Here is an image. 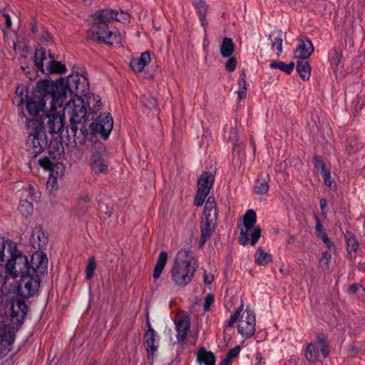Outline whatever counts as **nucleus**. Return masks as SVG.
<instances>
[{
	"label": "nucleus",
	"instance_id": "obj_1",
	"mask_svg": "<svg viewBox=\"0 0 365 365\" xmlns=\"http://www.w3.org/2000/svg\"><path fill=\"white\" fill-rule=\"evenodd\" d=\"M36 91L39 95L31 96L25 106L28 114L36 119L41 113L44 112L48 101H50L51 109L56 110L63 104L65 92L58 87L53 81L40 80L36 84ZM30 119L29 118H28Z\"/></svg>",
	"mask_w": 365,
	"mask_h": 365
},
{
	"label": "nucleus",
	"instance_id": "obj_2",
	"mask_svg": "<svg viewBox=\"0 0 365 365\" xmlns=\"http://www.w3.org/2000/svg\"><path fill=\"white\" fill-rule=\"evenodd\" d=\"M4 262L6 271L14 282L16 277L30 272L29 259L17 249L16 244L0 237V265Z\"/></svg>",
	"mask_w": 365,
	"mask_h": 365
},
{
	"label": "nucleus",
	"instance_id": "obj_3",
	"mask_svg": "<svg viewBox=\"0 0 365 365\" xmlns=\"http://www.w3.org/2000/svg\"><path fill=\"white\" fill-rule=\"evenodd\" d=\"M196 271L194 253L189 250L179 251L173 262L171 277L178 286L187 285L192 279Z\"/></svg>",
	"mask_w": 365,
	"mask_h": 365
},
{
	"label": "nucleus",
	"instance_id": "obj_4",
	"mask_svg": "<svg viewBox=\"0 0 365 365\" xmlns=\"http://www.w3.org/2000/svg\"><path fill=\"white\" fill-rule=\"evenodd\" d=\"M25 123L27 129L31 130L26 142V150L31 157L36 158L48 146L46 135L38 119L26 118Z\"/></svg>",
	"mask_w": 365,
	"mask_h": 365
},
{
	"label": "nucleus",
	"instance_id": "obj_5",
	"mask_svg": "<svg viewBox=\"0 0 365 365\" xmlns=\"http://www.w3.org/2000/svg\"><path fill=\"white\" fill-rule=\"evenodd\" d=\"M257 215L253 210H247L243 217V225L240 227L239 242L245 246L249 242L255 246L261 237V228L255 226Z\"/></svg>",
	"mask_w": 365,
	"mask_h": 365
},
{
	"label": "nucleus",
	"instance_id": "obj_6",
	"mask_svg": "<svg viewBox=\"0 0 365 365\" xmlns=\"http://www.w3.org/2000/svg\"><path fill=\"white\" fill-rule=\"evenodd\" d=\"M54 83L65 92L63 101L68 93L73 94L74 97H81L86 96L89 91L88 78L83 73H72L62 82Z\"/></svg>",
	"mask_w": 365,
	"mask_h": 365
},
{
	"label": "nucleus",
	"instance_id": "obj_7",
	"mask_svg": "<svg viewBox=\"0 0 365 365\" xmlns=\"http://www.w3.org/2000/svg\"><path fill=\"white\" fill-rule=\"evenodd\" d=\"M91 104V98L86 102L81 97H73L65 106L63 112L69 118L71 124H78L86 119L87 106Z\"/></svg>",
	"mask_w": 365,
	"mask_h": 365
},
{
	"label": "nucleus",
	"instance_id": "obj_8",
	"mask_svg": "<svg viewBox=\"0 0 365 365\" xmlns=\"http://www.w3.org/2000/svg\"><path fill=\"white\" fill-rule=\"evenodd\" d=\"M88 36L93 40L104 42L109 45L119 43L121 41L118 32L109 26L92 24L88 31Z\"/></svg>",
	"mask_w": 365,
	"mask_h": 365
},
{
	"label": "nucleus",
	"instance_id": "obj_9",
	"mask_svg": "<svg viewBox=\"0 0 365 365\" xmlns=\"http://www.w3.org/2000/svg\"><path fill=\"white\" fill-rule=\"evenodd\" d=\"M324 358H327L329 354V346L327 337L322 334H317L315 342H310L307 344L304 351V357L311 363H315L319 359V351Z\"/></svg>",
	"mask_w": 365,
	"mask_h": 365
},
{
	"label": "nucleus",
	"instance_id": "obj_10",
	"mask_svg": "<svg viewBox=\"0 0 365 365\" xmlns=\"http://www.w3.org/2000/svg\"><path fill=\"white\" fill-rule=\"evenodd\" d=\"M40 287V278L37 274L29 272L21 277L18 284V292L23 298L33 297Z\"/></svg>",
	"mask_w": 365,
	"mask_h": 365
},
{
	"label": "nucleus",
	"instance_id": "obj_11",
	"mask_svg": "<svg viewBox=\"0 0 365 365\" xmlns=\"http://www.w3.org/2000/svg\"><path fill=\"white\" fill-rule=\"evenodd\" d=\"M237 322V331L244 339L253 336L256 330V318L252 311L246 309Z\"/></svg>",
	"mask_w": 365,
	"mask_h": 365
},
{
	"label": "nucleus",
	"instance_id": "obj_12",
	"mask_svg": "<svg viewBox=\"0 0 365 365\" xmlns=\"http://www.w3.org/2000/svg\"><path fill=\"white\" fill-rule=\"evenodd\" d=\"M89 165L95 174L106 173L108 171V155L104 148L101 147L92 152Z\"/></svg>",
	"mask_w": 365,
	"mask_h": 365
},
{
	"label": "nucleus",
	"instance_id": "obj_13",
	"mask_svg": "<svg viewBox=\"0 0 365 365\" xmlns=\"http://www.w3.org/2000/svg\"><path fill=\"white\" fill-rule=\"evenodd\" d=\"M113 127V118L109 113L101 114L96 119L90 124V129L93 133H98L106 139Z\"/></svg>",
	"mask_w": 365,
	"mask_h": 365
},
{
	"label": "nucleus",
	"instance_id": "obj_14",
	"mask_svg": "<svg viewBox=\"0 0 365 365\" xmlns=\"http://www.w3.org/2000/svg\"><path fill=\"white\" fill-rule=\"evenodd\" d=\"M29 88L25 85H19L16 88L14 96L12 99L14 105L18 108L19 117L21 119L25 118V120L28 117L24 111V105L30 99L31 96L29 95Z\"/></svg>",
	"mask_w": 365,
	"mask_h": 365
},
{
	"label": "nucleus",
	"instance_id": "obj_15",
	"mask_svg": "<svg viewBox=\"0 0 365 365\" xmlns=\"http://www.w3.org/2000/svg\"><path fill=\"white\" fill-rule=\"evenodd\" d=\"M48 259L43 251H36L31 256L30 273L34 274H43L47 271Z\"/></svg>",
	"mask_w": 365,
	"mask_h": 365
},
{
	"label": "nucleus",
	"instance_id": "obj_16",
	"mask_svg": "<svg viewBox=\"0 0 365 365\" xmlns=\"http://www.w3.org/2000/svg\"><path fill=\"white\" fill-rule=\"evenodd\" d=\"M176 331V338L178 342L185 343L190 331V321L188 316L178 314L174 319Z\"/></svg>",
	"mask_w": 365,
	"mask_h": 365
},
{
	"label": "nucleus",
	"instance_id": "obj_17",
	"mask_svg": "<svg viewBox=\"0 0 365 365\" xmlns=\"http://www.w3.org/2000/svg\"><path fill=\"white\" fill-rule=\"evenodd\" d=\"M48 242V235L41 227H36L30 238V243L36 251H42L46 249Z\"/></svg>",
	"mask_w": 365,
	"mask_h": 365
},
{
	"label": "nucleus",
	"instance_id": "obj_18",
	"mask_svg": "<svg viewBox=\"0 0 365 365\" xmlns=\"http://www.w3.org/2000/svg\"><path fill=\"white\" fill-rule=\"evenodd\" d=\"M144 344L148 351V358L153 362L154 354L158 348V341L155 331L151 327L144 334Z\"/></svg>",
	"mask_w": 365,
	"mask_h": 365
},
{
	"label": "nucleus",
	"instance_id": "obj_19",
	"mask_svg": "<svg viewBox=\"0 0 365 365\" xmlns=\"http://www.w3.org/2000/svg\"><path fill=\"white\" fill-rule=\"evenodd\" d=\"M53 56L51 53L46 55V51L43 48H40L36 51L34 64L38 71H41L43 73L49 74L47 68L51 66Z\"/></svg>",
	"mask_w": 365,
	"mask_h": 365
},
{
	"label": "nucleus",
	"instance_id": "obj_20",
	"mask_svg": "<svg viewBox=\"0 0 365 365\" xmlns=\"http://www.w3.org/2000/svg\"><path fill=\"white\" fill-rule=\"evenodd\" d=\"M217 216V211L215 197L210 196L205 202L201 222L215 224Z\"/></svg>",
	"mask_w": 365,
	"mask_h": 365
},
{
	"label": "nucleus",
	"instance_id": "obj_21",
	"mask_svg": "<svg viewBox=\"0 0 365 365\" xmlns=\"http://www.w3.org/2000/svg\"><path fill=\"white\" fill-rule=\"evenodd\" d=\"M46 127L52 134L61 133L64 130V118L62 115L51 113L47 115Z\"/></svg>",
	"mask_w": 365,
	"mask_h": 365
},
{
	"label": "nucleus",
	"instance_id": "obj_22",
	"mask_svg": "<svg viewBox=\"0 0 365 365\" xmlns=\"http://www.w3.org/2000/svg\"><path fill=\"white\" fill-rule=\"evenodd\" d=\"M314 51L313 45L308 38L299 39V44L294 51V58L305 60L310 56Z\"/></svg>",
	"mask_w": 365,
	"mask_h": 365
},
{
	"label": "nucleus",
	"instance_id": "obj_23",
	"mask_svg": "<svg viewBox=\"0 0 365 365\" xmlns=\"http://www.w3.org/2000/svg\"><path fill=\"white\" fill-rule=\"evenodd\" d=\"M150 51L143 52L139 57L133 58L129 63L130 67L135 73L143 71L144 68L150 62Z\"/></svg>",
	"mask_w": 365,
	"mask_h": 365
},
{
	"label": "nucleus",
	"instance_id": "obj_24",
	"mask_svg": "<svg viewBox=\"0 0 365 365\" xmlns=\"http://www.w3.org/2000/svg\"><path fill=\"white\" fill-rule=\"evenodd\" d=\"M27 312L28 307L23 300L18 299L12 303L11 319L13 321L22 322Z\"/></svg>",
	"mask_w": 365,
	"mask_h": 365
},
{
	"label": "nucleus",
	"instance_id": "obj_25",
	"mask_svg": "<svg viewBox=\"0 0 365 365\" xmlns=\"http://www.w3.org/2000/svg\"><path fill=\"white\" fill-rule=\"evenodd\" d=\"M115 11L111 9H103L97 12L93 16V24H98V26H109V23L113 21Z\"/></svg>",
	"mask_w": 365,
	"mask_h": 365
},
{
	"label": "nucleus",
	"instance_id": "obj_26",
	"mask_svg": "<svg viewBox=\"0 0 365 365\" xmlns=\"http://www.w3.org/2000/svg\"><path fill=\"white\" fill-rule=\"evenodd\" d=\"M216 357L213 352L205 347H200L197 352V362L200 365H215Z\"/></svg>",
	"mask_w": 365,
	"mask_h": 365
},
{
	"label": "nucleus",
	"instance_id": "obj_27",
	"mask_svg": "<svg viewBox=\"0 0 365 365\" xmlns=\"http://www.w3.org/2000/svg\"><path fill=\"white\" fill-rule=\"evenodd\" d=\"M215 180L214 175L210 173H203L197 183V191H203L209 194Z\"/></svg>",
	"mask_w": 365,
	"mask_h": 365
},
{
	"label": "nucleus",
	"instance_id": "obj_28",
	"mask_svg": "<svg viewBox=\"0 0 365 365\" xmlns=\"http://www.w3.org/2000/svg\"><path fill=\"white\" fill-rule=\"evenodd\" d=\"M39 164L41 167L46 169H50L51 171V173L46 182V189L49 190L51 192L56 190L58 189V180L57 178L53 176V168L51 167V163L49 160L46 158L40 159Z\"/></svg>",
	"mask_w": 365,
	"mask_h": 365
},
{
	"label": "nucleus",
	"instance_id": "obj_29",
	"mask_svg": "<svg viewBox=\"0 0 365 365\" xmlns=\"http://www.w3.org/2000/svg\"><path fill=\"white\" fill-rule=\"evenodd\" d=\"M283 37L284 34L281 30L274 31L269 35V38H271L272 41V50L276 51L277 57L282 53Z\"/></svg>",
	"mask_w": 365,
	"mask_h": 365
},
{
	"label": "nucleus",
	"instance_id": "obj_30",
	"mask_svg": "<svg viewBox=\"0 0 365 365\" xmlns=\"http://www.w3.org/2000/svg\"><path fill=\"white\" fill-rule=\"evenodd\" d=\"M192 4L197 11L202 26L205 29L207 26L206 14L207 5L204 0H192Z\"/></svg>",
	"mask_w": 365,
	"mask_h": 365
},
{
	"label": "nucleus",
	"instance_id": "obj_31",
	"mask_svg": "<svg viewBox=\"0 0 365 365\" xmlns=\"http://www.w3.org/2000/svg\"><path fill=\"white\" fill-rule=\"evenodd\" d=\"M273 259L271 254L267 252L262 247H259L255 255V262L259 266H266Z\"/></svg>",
	"mask_w": 365,
	"mask_h": 365
},
{
	"label": "nucleus",
	"instance_id": "obj_32",
	"mask_svg": "<svg viewBox=\"0 0 365 365\" xmlns=\"http://www.w3.org/2000/svg\"><path fill=\"white\" fill-rule=\"evenodd\" d=\"M13 339L9 334H0V357L6 355L11 349Z\"/></svg>",
	"mask_w": 365,
	"mask_h": 365
},
{
	"label": "nucleus",
	"instance_id": "obj_33",
	"mask_svg": "<svg viewBox=\"0 0 365 365\" xmlns=\"http://www.w3.org/2000/svg\"><path fill=\"white\" fill-rule=\"evenodd\" d=\"M168 260V254L165 251L160 252L153 272V278L158 279L163 271Z\"/></svg>",
	"mask_w": 365,
	"mask_h": 365
},
{
	"label": "nucleus",
	"instance_id": "obj_34",
	"mask_svg": "<svg viewBox=\"0 0 365 365\" xmlns=\"http://www.w3.org/2000/svg\"><path fill=\"white\" fill-rule=\"evenodd\" d=\"M215 224H210V223H200V229H201V237H200V246L202 247L206 240L210 238L212 235V232L215 230Z\"/></svg>",
	"mask_w": 365,
	"mask_h": 365
},
{
	"label": "nucleus",
	"instance_id": "obj_35",
	"mask_svg": "<svg viewBox=\"0 0 365 365\" xmlns=\"http://www.w3.org/2000/svg\"><path fill=\"white\" fill-rule=\"evenodd\" d=\"M297 71L304 81L309 79L311 76V67L307 61L302 60L297 62Z\"/></svg>",
	"mask_w": 365,
	"mask_h": 365
},
{
	"label": "nucleus",
	"instance_id": "obj_36",
	"mask_svg": "<svg viewBox=\"0 0 365 365\" xmlns=\"http://www.w3.org/2000/svg\"><path fill=\"white\" fill-rule=\"evenodd\" d=\"M235 49L233 41L230 38H225L220 46V53L223 57H230Z\"/></svg>",
	"mask_w": 365,
	"mask_h": 365
},
{
	"label": "nucleus",
	"instance_id": "obj_37",
	"mask_svg": "<svg viewBox=\"0 0 365 365\" xmlns=\"http://www.w3.org/2000/svg\"><path fill=\"white\" fill-rule=\"evenodd\" d=\"M11 277L6 272V275H3L0 273V291L1 292H9L15 288L14 282H10Z\"/></svg>",
	"mask_w": 365,
	"mask_h": 365
},
{
	"label": "nucleus",
	"instance_id": "obj_38",
	"mask_svg": "<svg viewBox=\"0 0 365 365\" xmlns=\"http://www.w3.org/2000/svg\"><path fill=\"white\" fill-rule=\"evenodd\" d=\"M345 239L347 246V251L349 255L355 253L358 249V242L355 236L351 232H346L345 234Z\"/></svg>",
	"mask_w": 365,
	"mask_h": 365
},
{
	"label": "nucleus",
	"instance_id": "obj_39",
	"mask_svg": "<svg viewBox=\"0 0 365 365\" xmlns=\"http://www.w3.org/2000/svg\"><path fill=\"white\" fill-rule=\"evenodd\" d=\"M18 210L22 216L25 217H28L33 212L31 202L28 199H21Z\"/></svg>",
	"mask_w": 365,
	"mask_h": 365
},
{
	"label": "nucleus",
	"instance_id": "obj_40",
	"mask_svg": "<svg viewBox=\"0 0 365 365\" xmlns=\"http://www.w3.org/2000/svg\"><path fill=\"white\" fill-rule=\"evenodd\" d=\"M341 58L342 52L334 47L329 55V60L331 66H334L336 69H338L341 63Z\"/></svg>",
	"mask_w": 365,
	"mask_h": 365
},
{
	"label": "nucleus",
	"instance_id": "obj_41",
	"mask_svg": "<svg viewBox=\"0 0 365 365\" xmlns=\"http://www.w3.org/2000/svg\"><path fill=\"white\" fill-rule=\"evenodd\" d=\"M269 66L272 68L279 69L289 74L294 70V63L292 62L287 64L282 61H272Z\"/></svg>",
	"mask_w": 365,
	"mask_h": 365
},
{
	"label": "nucleus",
	"instance_id": "obj_42",
	"mask_svg": "<svg viewBox=\"0 0 365 365\" xmlns=\"http://www.w3.org/2000/svg\"><path fill=\"white\" fill-rule=\"evenodd\" d=\"M66 66L59 61H55L54 58L52 60L51 66L47 68V71L50 73H63L66 71Z\"/></svg>",
	"mask_w": 365,
	"mask_h": 365
},
{
	"label": "nucleus",
	"instance_id": "obj_43",
	"mask_svg": "<svg viewBox=\"0 0 365 365\" xmlns=\"http://www.w3.org/2000/svg\"><path fill=\"white\" fill-rule=\"evenodd\" d=\"M322 175L325 185L333 190H336V185L334 180H331V173L327 168H322Z\"/></svg>",
	"mask_w": 365,
	"mask_h": 365
},
{
	"label": "nucleus",
	"instance_id": "obj_44",
	"mask_svg": "<svg viewBox=\"0 0 365 365\" xmlns=\"http://www.w3.org/2000/svg\"><path fill=\"white\" fill-rule=\"evenodd\" d=\"M49 152L54 158H60L64 153L62 144L58 143H51L48 146Z\"/></svg>",
	"mask_w": 365,
	"mask_h": 365
},
{
	"label": "nucleus",
	"instance_id": "obj_45",
	"mask_svg": "<svg viewBox=\"0 0 365 365\" xmlns=\"http://www.w3.org/2000/svg\"><path fill=\"white\" fill-rule=\"evenodd\" d=\"M269 190V185L265 180L257 179L255 182V191L257 194L264 195Z\"/></svg>",
	"mask_w": 365,
	"mask_h": 365
},
{
	"label": "nucleus",
	"instance_id": "obj_46",
	"mask_svg": "<svg viewBox=\"0 0 365 365\" xmlns=\"http://www.w3.org/2000/svg\"><path fill=\"white\" fill-rule=\"evenodd\" d=\"M244 308L243 303L242 302L239 308L233 314H232L230 319L226 322V328H231L233 327L235 323L237 322L240 317H241V312H242Z\"/></svg>",
	"mask_w": 365,
	"mask_h": 365
},
{
	"label": "nucleus",
	"instance_id": "obj_47",
	"mask_svg": "<svg viewBox=\"0 0 365 365\" xmlns=\"http://www.w3.org/2000/svg\"><path fill=\"white\" fill-rule=\"evenodd\" d=\"M96 268V263L93 257L88 259V264L86 269V278L91 279L94 275V272Z\"/></svg>",
	"mask_w": 365,
	"mask_h": 365
},
{
	"label": "nucleus",
	"instance_id": "obj_48",
	"mask_svg": "<svg viewBox=\"0 0 365 365\" xmlns=\"http://www.w3.org/2000/svg\"><path fill=\"white\" fill-rule=\"evenodd\" d=\"M331 258V255L330 252H324L322 253V257L319 259V264L323 269H327L329 268Z\"/></svg>",
	"mask_w": 365,
	"mask_h": 365
},
{
	"label": "nucleus",
	"instance_id": "obj_49",
	"mask_svg": "<svg viewBox=\"0 0 365 365\" xmlns=\"http://www.w3.org/2000/svg\"><path fill=\"white\" fill-rule=\"evenodd\" d=\"M129 19H130V16L128 13L123 12V11H120V12L115 11V15L113 16V21L115 20L119 22H122V23L125 24V23H127L129 21Z\"/></svg>",
	"mask_w": 365,
	"mask_h": 365
},
{
	"label": "nucleus",
	"instance_id": "obj_50",
	"mask_svg": "<svg viewBox=\"0 0 365 365\" xmlns=\"http://www.w3.org/2000/svg\"><path fill=\"white\" fill-rule=\"evenodd\" d=\"M144 105L149 109H155L157 108L158 103L155 98L153 96L145 97L143 101Z\"/></svg>",
	"mask_w": 365,
	"mask_h": 365
},
{
	"label": "nucleus",
	"instance_id": "obj_51",
	"mask_svg": "<svg viewBox=\"0 0 365 365\" xmlns=\"http://www.w3.org/2000/svg\"><path fill=\"white\" fill-rule=\"evenodd\" d=\"M34 193V187L29 185L23 190L22 196L26 197L29 200H33Z\"/></svg>",
	"mask_w": 365,
	"mask_h": 365
},
{
	"label": "nucleus",
	"instance_id": "obj_52",
	"mask_svg": "<svg viewBox=\"0 0 365 365\" xmlns=\"http://www.w3.org/2000/svg\"><path fill=\"white\" fill-rule=\"evenodd\" d=\"M207 195L203 191H197L195 198V205L197 207L202 205Z\"/></svg>",
	"mask_w": 365,
	"mask_h": 365
},
{
	"label": "nucleus",
	"instance_id": "obj_53",
	"mask_svg": "<svg viewBox=\"0 0 365 365\" xmlns=\"http://www.w3.org/2000/svg\"><path fill=\"white\" fill-rule=\"evenodd\" d=\"M316 219V235L317 237L320 238L324 235H326V232L324 231L322 225L320 222V220L318 217H315Z\"/></svg>",
	"mask_w": 365,
	"mask_h": 365
},
{
	"label": "nucleus",
	"instance_id": "obj_54",
	"mask_svg": "<svg viewBox=\"0 0 365 365\" xmlns=\"http://www.w3.org/2000/svg\"><path fill=\"white\" fill-rule=\"evenodd\" d=\"M237 66V60L234 57H231L225 64V69L229 72H232Z\"/></svg>",
	"mask_w": 365,
	"mask_h": 365
},
{
	"label": "nucleus",
	"instance_id": "obj_55",
	"mask_svg": "<svg viewBox=\"0 0 365 365\" xmlns=\"http://www.w3.org/2000/svg\"><path fill=\"white\" fill-rule=\"evenodd\" d=\"M240 347L239 346H236L228 351L226 358L230 361H232L234 357L237 356L240 354Z\"/></svg>",
	"mask_w": 365,
	"mask_h": 365
},
{
	"label": "nucleus",
	"instance_id": "obj_56",
	"mask_svg": "<svg viewBox=\"0 0 365 365\" xmlns=\"http://www.w3.org/2000/svg\"><path fill=\"white\" fill-rule=\"evenodd\" d=\"M352 105L356 110H361L364 106V100L356 96L352 101Z\"/></svg>",
	"mask_w": 365,
	"mask_h": 365
},
{
	"label": "nucleus",
	"instance_id": "obj_57",
	"mask_svg": "<svg viewBox=\"0 0 365 365\" xmlns=\"http://www.w3.org/2000/svg\"><path fill=\"white\" fill-rule=\"evenodd\" d=\"M214 302V297L212 294H207L205 298V303H204V310L208 311L210 309V307L211 304Z\"/></svg>",
	"mask_w": 365,
	"mask_h": 365
},
{
	"label": "nucleus",
	"instance_id": "obj_58",
	"mask_svg": "<svg viewBox=\"0 0 365 365\" xmlns=\"http://www.w3.org/2000/svg\"><path fill=\"white\" fill-rule=\"evenodd\" d=\"M299 358L296 356H291L284 361L282 365H298Z\"/></svg>",
	"mask_w": 365,
	"mask_h": 365
},
{
	"label": "nucleus",
	"instance_id": "obj_59",
	"mask_svg": "<svg viewBox=\"0 0 365 365\" xmlns=\"http://www.w3.org/2000/svg\"><path fill=\"white\" fill-rule=\"evenodd\" d=\"M93 101L95 102V104L93 105V106L91 107V109H93V111L99 110L100 108L101 107V102L100 97L98 96H93Z\"/></svg>",
	"mask_w": 365,
	"mask_h": 365
},
{
	"label": "nucleus",
	"instance_id": "obj_60",
	"mask_svg": "<svg viewBox=\"0 0 365 365\" xmlns=\"http://www.w3.org/2000/svg\"><path fill=\"white\" fill-rule=\"evenodd\" d=\"M314 161L315 167L320 168L322 172V168H326L324 163L320 157L315 156L314 158Z\"/></svg>",
	"mask_w": 365,
	"mask_h": 365
},
{
	"label": "nucleus",
	"instance_id": "obj_61",
	"mask_svg": "<svg viewBox=\"0 0 365 365\" xmlns=\"http://www.w3.org/2000/svg\"><path fill=\"white\" fill-rule=\"evenodd\" d=\"M360 289H361V290L364 292V289L363 287H360L357 284H354L349 287L348 292L349 294H354L358 292L360 290Z\"/></svg>",
	"mask_w": 365,
	"mask_h": 365
},
{
	"label": "nucleus",
	"instance_id": "obj_62",
	"mask_svg": "<svg viewBox=\"0 0 365 365\" xmlns=\"http://www.w3.org/2000/svg\"><path fill=\"white\" fill-rule=\"evenodd\" d=\"M322 239V240L323 241V242L324 243V245L328 247V248H331L332 246H333V243L331 242V241L330 240V239L328 237V235L326 234V235H324L322 237H320Z\"/></svg>",
	"mask_w": 365,
	"mask_h": 365
},
{
	"label": "nucleus",
	"instance_id": "obj_63",
	"mask_svg": "<svg viewBox=\"0 0 365 365\" xmlns=\"http://www.w3.org/2000/svg\"><path fill=\"white\" fill-rule=\"evenodd\" d=\"M247 94V88L246 86H242L237 92L238 98L240 99L245 98Z\"/></svg>",
	"mask_w": 365,
	"mask_h": 365
},
{
	"label": "nucleus",
	"instance_id": "obj_64",
	"mask_svg": "<svg viewBox=\"0 0 365 365\" xmlns=\"http://www.w3.org/2000/svg\"><path fill=\"white\" fill-rule=\"evenodd\" d=\"M214 279V276L212 274H207L205 273L204 274V282L205 284H210L212 282Z\"/></svg>",
	"mask_w": 365,
	"mask_h": 365
}]
</instances>
